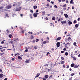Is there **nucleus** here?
Listing matches in <instances>:
<instances>
[{"label":"nucleus","mask_w":80,"mask_h":80,"mask_svg":"<svg viewBox=\"0 0 80 80\" xmlns=\"http://www.w3.org/2000/svg\"><path fill=\"white\" fill-rule=\"evenodd\" d=\"M67 45H69V46H70V43L69 42H68L67 44H65V45H66V46H65V48H67V49H68V47L67 46Z\"/></svg>","instance_id":"f257e3e1"},{"label":"nucleus","mask_w":80,"mask_h":80,"mask_svg":"<svg viewBox=\"0 0 80 80\" xmlns=\"http://www.w3.org/2000/svg\"><path fill=\"white\" fill-rule=\"evenodd\" d=\"M79 67V65H77V64H75V66L74 67V68H77Z\"/></svg>","instance_id":"f03ea898"},{"label":"nucleus","mask_w":80,"mask_h":80,"mask_svg":"<svg viewBox=\"0 0 80 80\" xmlns=\"http://www.w3.org/2000/svg\"><path fill=\"white\" fill-rule=\"evenodd\" d=\"M56 45L58 47H59L60 45V42H58L57 43Z\"/></svg>","instance_id":"7ed1b4c3"},{"label":"nucleus","mask_w":80,"mask_h":80,"mask_svg":"<svg viewBox=\"0 0 80 80\" xmlns=\"http://www.w3.org/2000/svg\"><path fill=\"white\" fill-rule=\"evenodd\" d=\"M11 7H12V5H11V4H9L7 7V8H8V9H9Z\"/></svg>","instance_id":"20e7f679"},{"label":"nucleus","mask_w":80,"mask_h":80,"mask_svg":"<svg viewBox=\"0 0 80 80\" xmlns=\"http://www.w3.org/2000/svg\"><path fill=\"white\" fill-rule=\"evenodd\" d=\"M21 7H19V8H17V10L16 11H19L21 10Z\"/></svg>","instance_id":"39448f33"},{"label":"nucleus","mask_w":80,"mask_h":80,"mask_svg":"<svg viewBox=\"0 0 80 80\" xmlns=\"http://www.w3.org/2000/svg\"><path fill=\"white\" fill-rule=\"evenodd\" d=\"M61 38H62L61 37H58L55 40H56V41H58V40H61Z\"/></svg>","instance_id":"423d86ee"},{"label":"nucleus","mask_w":80,"mask_h":80,"mask_svg":"<svg viewBox=\"0 0 80 80\" xmlns=\"http://www.w3.org/2000/svg\"><path fill=\"white\" fill-rule=\"evenodd\" d=\"M0 49H2L1 50V52H3V51H5V49H3L2 48H0Z\"/></svg>","instance_id":"0eeeda50"},{"label":"nucleus","mask_w":80,"mask_h":80,"mask_svg":"<svg viewBox=\"0 0 80 80\" xmlns=\"http://www.w3.org/2000/svg\"><path fill=\"white\" fill-rule=\"evenodd\" d=\"M61 23L62 24H64V23L65 24V23H66V21H61Z\"/></svg>","instance_id":"6e6552de"},{"label":"nucleus","mask_w":80,"mask_h":80,"mask_svg":"<svg viewBox=\"0 0 80 80\" xmlns=\"http://www.w3.org/2000/svg\"><path fill=\"white\" fill-rule=\"evenodd\" d=\"M40 73L39 74L38 73L35 76V77L34 78H37V77H38V76H39V75H40Z\"/></svg>","instance_id":"1a4fd4ad"},{"label":"nucleus","mask_w":80,"mask_h":80,"mask_svg":"<svg viewBox=\"0 0 80 80\" xmlns=\"http://www.w3.org/2000/svg\"><path fill=\"white\" fill-rule=\"evenodd\" d=\"M73 2V0H71V1L70 2V3L71 4H72H72H74V2Z\"/></svg>","instance_id":"9d476101"},{"label":"nucleus","mask_w":80,"mask_h":80,"mask_svg":"<svg viewBox=\"0 0 80 80\" xmlns=\"http://www.w3.org/2000/svg\"><path fill=\"white\" fill-rule=\"evenodd\" d=\"M74 66H75V64L74 63L71 64V67H74Z\"/></svg>","instance_id":"9b49d317"},{"label":"nucleus","mask_w":80,"mask_h":80,"mask_svg":"<svg viewBox=\"0 0 80 80\" xmlns=\"http://www.w3.org/2000/svg\"><path fill=\"white\" fill-rule=\"evenodd\" d=\"M33 16L34 17H37V15L36 14V13H34Z\"/></svg>","instance_id":"f8f14e48"},{"label":"nucleus","mask_w":80,"mask_h":80,"mask_svg":"<svg viewBox=\"0 0 80 80\" xmlns=\"http://www.w3.org/2000/svg\"><path fill=\"white\" fill-rule=\"evenodd\" d=\"M3 76H5V75H3V74H0V78H2V77H3Z\"/></svg>","instance_id":"ddd939ff"},{"label":"nucleus","mask_w":80,"mask_h":80,"mask_svg":"<svg viewBox=\"0 0 80 80\" xmlns=\"http://www.w3.org/2000/svg\"><path fill=\"white\" fill-rule=\"evenodd\" d=\"M64 15L66 18H68V15L67 14H64Z\"/></svg>","instance_id":"4468645a"},{"label":"nucleus","mask_w":80,"mask_h":80,"mask_svg":"<svg viewBox=\"0 0 80 80\" xmlns=\"http://www.w3.org/2000/svg\"><path fill=\"white\" fill-rule=\"evenodd\" d=\"M19 40V39H18V38H17L15 39L14 41L15 42H18V41Z\"/></svg>","instance_id":"2eb2a0df"},{"label":"nucleus","mask_w":80,"mask_h":80,"mask_svg":"<svg viewBox=\"0 0 80 80\" xmlns=\"http://www.w3.org/2000/svg\"><path fill=\"white\" fill-rule=\"evenodd\" d=\"M33 8L34 10H35V9L37 8V6H33Z\"/></svg>","instance_id":"dca6fc26"},{"label":"nucleus","mask_w":80,"mask_h":80,"mask_svg":"<svg viewBox=\"0 0 80 80\" xmlns=\"http://www.w3.org/2000/svg\"><path fill=\"white\" fill-rule=\"evenodd\" d=\"M68 23L69 25H71V24H72V22L70 21H69L68 22Z\"/></svg>","instance_id":"f3484780"},{"label":"nucleus","mask_w":80,"mask_h":80,"mask_svg":"<svg viewBox=\"0 0 80 80\" xmlns=\"http://www.w3.org/2000/svg\"><path fill=\"white\" fill-rule=\"evenodd\" d=\"M71 58H74L75 56H74V55H73V54H71Z\"/></svg>","instance_id":"a211bd4d"},{"label":"nucleus","mask_w":80,"mask_h":80,"mask_svg":"<svg viewBox=\"0 0 80 80\" xmlns=\"http://www.w3.org/2000/svg\"><path fill=\"white\" fill-rule=\"evenodd\" d=\"M26 63H29V60H27L26 61H25Z\"/></svg>","instance_id":"6ab92c4d"},{"label":"nucleus","mask_w":80,"mask_h":80,"mask_svg":"<svg viewBox=\"0 0 80 80\" xmlns=\"http://www.w3.org/2000/svg\"><path fill=\"white\" fill-rule=\"evenodd\" d=\"M45 78H48V75H45L44 76Z\"/></svg>","instance_id":"aec40b11"},{"label":"nucleus","mask_w":80,"mask_h":80,"mask_svg":"<svg viewBox=\"0 0 80 80\" xmlns=\"http://www.w3.org/2000/svg\"><path fill=\"white\" fill-rule=\"evenodd\" d=\"M34 47V49H35V50H37V47L35 46H32V47Z\"/></svg>","instance_id":"412c9836"},{"label":"nucleus","mask_w":80,"mask_h":80,"mask_svg":"<svg viewBox=\"0 0 80 80\" xmlns=\"http://www.w3.org/2000/svg\"><path fill=\"white\" fill-rule=\"evenodd\" d=\"M42 15H45V12L43 11L42 12Z\"/></svg>","instance_id":"4be33fe9"},{"label":"nucleus","mask_w":80,"mask_h":80,"mask_svg":"<svg viewBox=\"0 0 80 80\" xmlns=\"http://www.w3.org/2000/svg\"><path fill=\"white\" fill-rule=\"evenodd\" d=\"M52 77H53V74L52 73L51 74V76L49 77V78H52Z\"/></svg>","instance_id":"5701e85b"},{"label":"nucleus","mask_w":80,"mask_h":80,"mask_svg":"<svg viewBox=\"0 0 80 80\" xmlns=\"http://www.w3.org/2000/svg\"><path fill=\"white\" fill-rule=\"evenodd\" d=\"M18 59H20V60H21V59H22V58L21 57H20V56H18Z\"/></svg>","instance_id":"b1692460"},{"label":"nucleus","mask_w":80,"mask_h":80,"mask_svg":"<svg viewBox=\"0 0 80 80\" xmlns=\"http://www.w3.org/2000/svg\"><path fill=\"white\" fill-rule=\"evenodd\" d=\"M3 8H4V7L2 6L0 7V10H3Z\"/></svg>","instance_id":"393cba45"},{"label":"nucleus","mask_w":80,"mask_h":80,"mask_svg":"<svg viewBox=\"0 0 80 80\" xmlns=\"http://www.w3.org/2000/svg\"><path fill=\"white\" fill-rule=\"evenodd\" d=\"M68 52H66L65 53V55H66V56H68Z\"/></svg>","instance_id":"a878e982"},{"label":"nucleus","mask_w":80,"mask_h":80,"mask_svg":"<svg viewBox=\"0 0 80 80\" xmlns=\"http://www.w3.org/2000/svg\"><path fill=\"white\" fill-rule=\"evenodd\" d=\"M75 27L76 28H77V27H78V24H76L75 25Z\"/></svg>","instance_id":"bb28decb"},{"label":"nucleus","mask_w":80,"mask_h":80,"mask_svg":"<svg viewBox=\"0 0 80 80\" xmlns=\"http://www.w3.org/2000/svg\"><path fill=\"white\" fill-rule=\"evenodd\" d=\"M67 6V4H64L62 6V7H66V6Z\"/></svg>","instance_id":"cd10ccee"},{"label":"nucleus","mask_w":80,"mask_h":80,"mask_svg":"<svg viewBox=\"0 0 80 80\" xmlns=\"http://www.w3.org/2000/svg\"><path fill=\"white\" fill-rule=\"evenodd\" d=\"M29 16L31 18H32V14H30L29 15Z\"/></svg>","instance_id":"c85d7f7f"},{"label":"nucleus","mask_w":80,"mask_h":80,"mask_svg":"<svg viewBox=\"0 0 80 80\" xmlns=\"http://www.w3.org/2000/svg\"><path fill=\"white\" fill-rule=\"evenodd\" d=\"M73 60H77V58L76 57H74V58H73Z\"/></svg>","instance_id":"c756f323"},{"label":"nucleus","mask_w":80,"mask_h":80,"mask_svg":"<svg viewBox=\"0 0 80 80\" xmlns=\"http://www.w3.org/2000/svg\"><path fill=\"white\" fill-rule=\"evenodd\" d=\"M7 32H8V33H10V30L8 29L7 30Z\"/></svg>","instance_id":"7c9ffc66"},{"label":"nucleus","mask_w":80,"mask_h":80,"mask_svg":"<svg viewBox=\"0 0 80 80\" xmlns=\"http://www.w3.org/2000/svg\"><path fill=\"white\" fill-rule=\"evenodd\" d=\"M16 4H17V3L16 2H14V3L13 4L12 6H15V5H16Z\"/></svg>","instance_id":"2f4dec72"},{"label":"nucleus","mask_w":80,"mask_h":80,"mask_svg":"<svg viewBox=\"0 0 80 80\" xmlns=\"http://www.w3.org/2000/svg\"><path fill=\"white\" fill-rule=\"evenodd\" d=\"M9 38H12V35L11 34H10L9 35Z\"/></svg>","instance_id":"473e14b6"},{"label":"nucleus","mask_w":80,"mask_h":80,"mask_svg":"<svg viewBox=\"0 0 80 80\" xmlns=\"http://www.w3.org/2000/svg\"><path fill=\"white\" fill-rule=\"evenodd\" d=\"M39 78H42V79H43V80H46V79L45 78H42L41 77H39Z\"/></svg>","instance_id":"72a5a7b5"},{"label":"nucleus","mask_w":80,"mask_h":80,"mask_svg":"<svg viewBox=\"0 0 80 80\" xmlns=\"http://www.w3.org/2000/svg\"><path fill=\"white\" fill-rule=\"evenodd\" d=\"M77 22V21L76 20H74L73 22L74 23H76V22Z\"/></svg>","instance_id":"f704fd0d"},{"label":"nucleus","mask_w":80,"mask_h":80,"mask_svg":"<svg viewBox=\"0 0 80 80\" xmlns=\"http://www.w3.org/2000/svg\"><path fill=\"white\" fill-rule=\"evenodd\" d=\"M61 59L62 60H64V58L63 57H62L61 58Z\"/></svg>","instance_id":"c9c22d12"},{"label":"nucleus","mask_w":80,"mask_h":80,"mask_svg":"<svg viewBox=\"0 0 80 80\" xmlns=\"http://www.w3.org/2000/svg\"><path fill=\"white\" fill-rule=\"evenodd\" d=\"M33 36L32 35H31V39H33Z\"/></svg>","instance_id":"e433bc0d"},{"label":"nucleus","mask_w":80,"mask_h":80,"mask_svg":"<svg viewBox=\"0 0 80 80\" xmlns=\"http://www.w3.org/2000/svg\"><path fill=\"white\" fill-rule=\"evenodd\" d=\"M55 18L54 17H53L52 18V20H55Z\"/></svg>","instance_id":"4c0bfd02"},{"label":"nucleus","mask_w":80,"mask_h":80,"mask_svg":"<svg viewBox=\"0 0 80 80\" xmlns=\"http://www.w3.org/2000/svg\"><path fill=\"white\" fill-rule=\"evenodd\" d=\"M54 7H55V8H58V7L56 5H54Z\"/></svg>","instance_id":"58836bf2"},{"label":"nucleus","mask_w":80,"mask_h":80,"mask_svg":"<svg viewBox=\"0 0 80 80\" xmlns=\"http://www.w3.org/2000/svg\"><path fill=\"white\" fill-rule=\"evenodd\" d=\"M75 75V73H73L71 74V76H73Z\"/></svg>","instance_id":"ea45409f"},{"label":"nucleus","mask_w":80,"mask_h":80,"mask_svg":"<svg viewBox=\"0 0 80 80\" xmlns=\"http://www.w3.org/2000/svg\"><path fill=\"white\" fill-rule=\"evenodd\" d=\"M28 33H29L30 34V33H31V35H32V32H28Z\"/></svg>","instance_id":"a19ab883"},{"label":"nucleus","mask_w":80,"mask_h":80,"mask_svg":"<svg viewBox=\"0 0 80 80\" xmlns=\"http://www.w3.org/2000/svg\"><path fill=\"white\" fill-rule=\"evenodd\" d=\"M30 12H31V13H33V10H30Z\"/></svg>","instance_id":"79ce46f5"},{"label":"nucleus","mask_w":80,"mask_h":80,"mask_svg":"<svg viewBox=\"0 0 80 80\" xmlns=\"http://www.w3.org/2000/svg\"><path fill=\"white\" fill-rule=\"evenodd\" d=\"M43 44H45V43H47V42L46 41H44L43 42Z\"/></svg>","instance_id":"37998d69"},{"label":"nucleus","mask_w":80,"mask_h":80,"mask_svg":"<svg viewBox=\"0 0 80 80\" xmlns=\"http://www.w3.org/2000/svg\"><path fill=\"white\" fill-rule=\"evenodd\" d=\"M44 66H46V67H48V64H45V65H44Z\"/></svg>","instance_id":"c03bdc74"},{"label":"nucleus","mask_w":80,"mask_h":80,"mask_svg":"<svg viewBox=\"0 0 80 80\" xmlns=\"http://www.w3.org/2000/svg\"><path fill=\"white\" fill-rule=\"evenodd\" d=\"M46 6H47V7H49V6H50V4L48 3Z\"/></svg>","instance_id":"a18cd8bd"},{"label":"nucleus","mask_w":80,"mask_h":80,"mask_svg":"<svg viewBox=\"0 0 80 80\" xmlns=\"http://www.w3.org/2000/svg\"><path fill=\"white\" fill-rule=\"evenodd\" d=\"M64 52H65V51H61V53H64Z\"/></svg>","instance_id":"49530a36"},{"label":"nucleus","mask_w":80,"mask_h":80,"mask_svg":"<svg viewBox=\"0 0 80 80\" xmlns=\"http://www.w3.org/2000/svg\"><path fill=\"white\" fill-rule=\"evenodd\" d=\"M67 9V8H63V10H66V9Z\"/></svg>","instance_id":"de8ad7c7"},{"label":"nucleus","mask_w":80,"mask_h":80,"mask_svg":"<svg viewBox=\"0 0 80 80\" xmlns=\"http://www.w3.org/2000/svg\"><path fill=\"white\" fill-rule=\"evenodd\" d=\"M68 40H71V38H70V37L68 38Z\"/></svg>","instance_id":"09e8293b"},{"label":"nucleus","mask_w":80,"mask_h":80,"mask_svg":"<svg viewBox=\"0 0 80 80\" xmlns=\"http://www.w3.org/2000/svg\"><path fill=\"white\" fill-rule=\"evenodd\" d=\"M45 19H46V20H48V18H47V17Z\"/></svg>","instance_id":"8fccbe9b"},{"label":"nucleus","mask_w":80,"mask_h":80,"mask_svg":"<svg viewBox=\"0 0 80 80\" xmlns=\"http://www.w3.org/2000/svg\"><path fill=\"white\" fill-rule=\"evenodd\" d=\"M38 41H39V39H37L36 40V42H38Z\"/></svg>","instance_id":"3c124183"},{"label":"nucleus","mask_w":80,"mask_h":80,"mask_svg":"<svg viewBox=\"0 0 80 80\" xmlns=\"http://www.w3.org/2000/svg\"><path fill=\"white\" fill-rule=\"evenodd\" d=\"M76 44H77V43H76V42H74L73 44L74 45H76Z\"/></svg>","instance_id":"603ef678"},{"label":"nucleus","mask_w":80,"mask_h":80,"mask_svg":"<svg viewBox=\"0 0 80 80\" xmlns=\"http://www.w3.org/2000/svg\"><path fill=\"white\" fill-rule=\"evenodd\" d=\"M62 67H63L64 68H65V65H63Z\"/></svg>","instance_id":"864d4df0"},{"label":"nucleus","mask_w":80,"mask_h":80,"mask_svg":"<svg viewBox=\"0 0 80 80\" xmlns=\"http://www.w3.org/2000/svg\"><path fill=\"white\" fill-rule=\"evenodd\" d=\"M6 16L7 17H8V13L7 14Z\"/></svg>","instance_id":"5fc2aeb1"},{"label":"nucleus","mask_w":80,"mask_h":80,"mask_svg":"<svg viewBox=\"0 0 80 80\" xmlns=\"http://www.w3.org/2000/svg\"><path fill=\"white\" fill-rule=\"evenodd\" d=\"M48 54H50V53L49 52L47 53V56H48Z\"/></svg>","instance_id":"6e6d98bb"},{"label":"nucleus","mask_w":80,"mask_h":80,"mask_svg":"<svg viewBox=\"0 0 80 80\" xmlns=\"http://www.w3.org/2000/svg\"><path fill=\"white\" fill-rule=\"evenodd\" d=\"M12 61H14V60H15V59L14 58H12Z\"/></svg>","instance_id":"4d7b16f0"},{"label":"nucleus","mask_w":80,"mask_h":80,"mask_svg":"<svg viewBox=\"0 0 80 80\" xmlns=\"http://www.w3.org/2000/svg\"><path fill=\"white\" fill-rule=\"evenodd\" d=\"M63 63H64V61H62L61 62V64H63Z\"/></svg>","instance_id":"13d9d810"},{"label":"nucleus","mask_w":80,"mask_h":80,"mask_svg":"<svg viewBox=\"0 0 80 80\" xmlns=\"http://www.w3.org/2000/svg\"><path fill=\"white\" fill-rule=\"evenodd\" d=\"M63 50H64V51H66V48H64L63 49Z\"/></svg>","instance_id":"bf43d9fd"},{"label":"nucleus","mask_w":80,"mask_h":80,"mask_svg":"<svg viewBox=\"0 0 80 80\" xmlns=\"http://www.w3.org/2000/svg\"><path fill=\"white\" fill-rule=\"evenodd\" d=\"M3 43H4V41H2L1 42V43H2V44H3Z\"/></svg>","instance_id":"052dcab7"},{"label":"nucleus","mask_w":80,"mask_h":80,"mask_svg":"<svg viewBox=\"0 0 80 80\" xmlns=\"http://www.w3.org/2000/svg\"><path fill=\"white\" fill-rule=\"evenodd\" d=\"M66 2L67 3H68V0H67L66 1Z\"/></svg>","instance_id":"680f3d73"},{"label":"nucleus","mask_w":80,"mask_h":80,"mask_svg":"<svg viewBox=\"0 0 80 80\" xmlns=\"http://www.w3.org/2000/svg\"><path fill=\"white\" fill-rule=\"evenodd\" d=\"M47 1L48 2V3H50V0H47Z\"/></svg>","instance_id":"e2e57ef3"},{"label":"nucleus","mask_w":80,"mask_h":80,"mask_svg":"<svg viewBox=\"0 0 80 80\" xmlns=\"http://www.w3.org/2000/svg\"><path fill=\"white\" fill-rule=\"evenodd\" d=\"M25 52H28V49H26L25 50Z\"/></svg>","instance_id":"0e129e2a"},{"label":"nucleus","mask_w":80,"mask_h":80,"mask_svg":"<svg viewBox=\"0 0 80 80\" xmlns=\"http://www.w3.org/2000/svg\"><path fill=\"white\" fill-rule=\"evenodd\" d=\"M69 68V66L68 65V66H67V68Z\"/></svg>","instance_id":"69168bd1"},{"label":"nucleus","mask_w":80,"mask_h":80,"mask_svg":"<svg viewBox=\"0 0 80 80\" xmlns=\"http://www.w3.org/2000/svg\"><path fill=\"white\" fill-rule=\"evenodd\" d=\"M80 18H78V21H80Z\"/></svg>","instance_id":"338daca9"},{"label":"nucleus","mask_w":80,"mask_h":80,"mask_svg":"<svg viewBox=\"0 0 80 80\" xmlns=\"http://www.w3.org/2000/svg\"><path fill=\"white\" fill-rule=\"evenodd\" d=\"M8 80V78H6L4 79V80Z\"/></svg>","instance_id":"774afa93"}]
</instances>
